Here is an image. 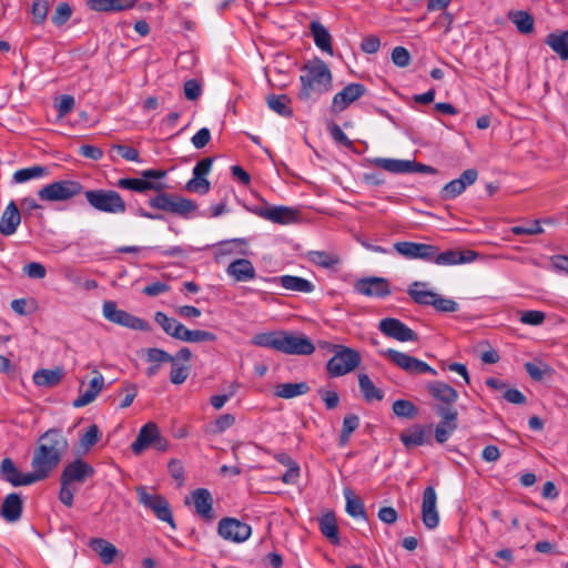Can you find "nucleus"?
Returning a JSON list of instances; mask_svg holds the SVG:
<instances>
[{
  "label": "nucleus",
  "mask_w": 568,
  "mask_h": 568,
  "mask_svg": "<svg viewBox=\"0 0 568 568\" xmlns=\"http://www.w3.org/2000/svg\"><path fill=\"white\" fill-rule=\"evenodd\" d=\"M211 140V132L207 128L199 130L191 139L195 149H203Z\"/></svg>",
  "instance_id": "63"
},
{
  "label": "nucleus",
  "mask_w": 568,
  "mask_h": 568,
  "mask_svg": "<svg viewBox=\"0 0 568 568\" xmlns=\"http://www.w3.org/2000/svg\"><path fill=\"white\" fill-rule=\"evenodd\" d=\"M328 131L334 141L341 143L346 148H352L353 142L347 138L338 124L332 122L328 124Z\"/></svg>",
  "instance_id": "61"
},
{
  "label": "nucleus",
  "mask_w": 568,
  "mask_h": 568,
  "mask_svg": "<svg viewBox=\"0 0 568 568\" xmlns=\"http://www.w3.org/2000/svg\"><path fill=\"white\" fill-rule=\"evenodd\" d=\"M366 93V88L362 83H349L342 91L336 93L333 98L331 112L338 114L344 111L349 104L358 100Z\"/></svg>",
  "instance_id": "15"
},
{
  "label": "nucleus",
  "mask_w": 568,
  "mask_h": 568,
  "mask_svg": "<svg viewBox=\"0 0 568 568\" xmlns=\"http://www.w3.org/2000/svg\"><path fill=\"white\" fill-rule=\"evenodd\" d=\"M378 328L384 335L399 342L418 341L417 333L397 318H383L379 322Z\"/></svg>",
  "instance_id": "13"
},
{
  "label": "nucleus",
  "mask_w": 568,
  "mask_h": 568,
  "mask_svg": "<svg viewBox=\"0 0 568 568\" xmlns=\"http://www.w3.org/2000/svg\"><path fill=\"white\" fill-rule=\"evenodd\" d=\"M63 376L61 368L39 369L33 374V382L38 386L53 387L58 385Z\"/></svg>",
  "instance_id": "41"
},
{
  "label": "nucleus",
  "mask_w": 568,
  "mask_h": 568,
  "mask_svg": "<svg viewBox=\"0 0 568 568\" xmlns=\"http://www.w3.org/2000/svg\"><path fill=\"white\" fill-rule=\"evenodd\" d=\"M49 174V169L43 165H33L24 169H20L14 172L12 181L14 183H24L33 179H41Z\"/></svg>",
  "instance_id": "45"
},
{
  "label": "nucleus",
  "mask_w": 568,
  "mask_h": 568,
  "mask_svg": "<svg viewBox=\"0 0 568 568\" xmlns=\"http://www.w3.org/2000/svg\"><path fill=\"white\" fill-rule=\"evenodd\" d=\"M226 272L237 282H246L253 280L256 275L252 262L246 258H237L233 261L227 266Z\"/></svg>",
  "instance_id": "30"
},
{
  "label": "nucleus",
  "mask_w": 568,
  "mask_h": 568,
  "mask_svg": "<svg viewBox=\"0 0 568 568\" xmlns=\"http://www.w3.org/2000/svg\"><path fill=\"white\" fill-rule=\"evenodd\" d=\"M155 322L163 328V331L168 335L172 336L173 338L176 337V335L179 334L178 331L182 326V323H180L178 320L169 317L162 312H158L155 314Z\"/></svg>",
  "instance_id": "51"
},
{
  "label": "nucleus",
  "mask_w": 568,
  "mask_h": 568,
  "mask_svg": "<svg viewBox=\"0 0 568 568\" xmlns=\"http://www.w3.org/2000/svg\"><path fill=\"white\" fill-rule=\"evenodd\" d=\"M357 293L366 296L385 297L390 294L389 283L384 277H365L355 284Z\"/></svg>",
  "instance_id": "19"
},
{
  "label": "nucleus",
  "mask_w": 568,
  "mask_h": 568,
  "mask_svg": "<svg viewBox=\"0 0 568 568\" xmlns=\"http://www.w3.org/2000/svg\"><path fill=\"white\" fill-rule=\"evenodd\" d=\"M267 106L277 114L291 118L293 116V109L290 106L291 98L286 94H270L266 98Z\"/></svg>",
  "instance_id": "43"
},
{
  "label": "nucleus",
  "mask_w": 568,
  "mask_h": 568,
  "mask_svg": "<svg viewBox=\"0 0 568 568\" xmlns=\"http://www.w3.org/2000/svg\"><path fill=\"white\" fill-rule=\"evenodd\" d=\"M191 499L199 517L205 521L214 519L213 497L206 488H196L191 493Z\"/></svg>",
  "instance_id": "21"
},
{
  "label": "nucleus",
  "mask_w": 568,
  "mask_h": 568,
  "mask_svg": "<svg viewBox=\"0 0 568 568\" xmlns=\"http://www.w3.org/2000/svg\"><path fill=\"white\" fill-rule=\"evenodd\" d=\"M399 439L407 449L430 444V439L426 435L425 427L418 424L402 432Z\"/></svg>",
  "instance_id": "29"
},
{
  "label": "nucleus",
  "mask_w": 568,
  "mask_h": 568,
  "mask_svg": "<svg viewBox=\"0 0 568 568\" xmlns=\"http://www.w3.org/2000/svg\"><path fill=\"white\" fill-rule=\"evenodd\" d=\"M252 528L233 517H224L217 524V534L225 540L243 542L251 536Z\"/></svg>",
  "instance_id": "11"
},
{
  "label": "nucleus",
  "mask_w": 568,
  "mask_h": 568,
  "mask_svg": "<svg viewBox=\"0 0 568 568\" xmlns=\"http://www.w3.org/2000/svg\"><path fill=\"white\" fill-rule=\"evenodd\" d=\"M166 170H144V191L161 192L168 187L163 182L166 176Z\"/></svg>",
  "instance_id": "42"
},
{
  "label": "nucleus",
  "mask_w": 568,
  "mask_h": 568,
  "mask_svg": "<svg viewBox=\"0 0 568 568\" xmlns=\"http://www.w3.org/2000/svg\"><path fill=\"white\" fill-rule=\"evenodd\" d=\"M144 508L151 510L160 521L166 523L172 529H176L171 505L164 496L144 491Z\"/></svg>",
  "instance_id": "12"
},
{
  "label": "nucleus",
  "mask_w": 568,
  "mask_h": 568,
  "mask_svg": "<svg viewBox=\"0 0 568 568\" xmlns=\"http://www.w3.org/2000/svg\"><path fill=\"white\" fill-rule=\"evenodd\" d=\"M545 43L548 44L561 60H568V30L560 33H549Z\"/></svg>",
  "instance_id": "40"
},
{
  "label": "nucleus",
  "mask_w": 568,
  "mask_h": 568,
  "mask_svg": "<svg viewBox=\"0 0 568 568\" xmlns=\"http://www.w3.org/2000/svg\"><path fill=\"white\" fill-rule=\"evenodd\" d=\"M394 248L398 254L407 258H420L428 262H432L436 252L435 245L407 241L396 242Z\"/></svg>",
  "instance_id": "17"
},
{
  "label": "nucleus",
  "mask_w": 568,
  "mask_h": 568,
  "mask_svg": "<svg viewBox=\"0 0 568 568\" xmlns=\"http://www.w3.org/2000/svg\"><path fill=\"white\" fill-rule=\"evenodd\" d=\"M308 392L310 386L306 382L278 384L274 389L275 396L286 399L304 395Z\"/></svg>",
  "instance_id": "39"
},
{
  "label": "nucleus",
  "mask_w": 568,
  "mask_h": 568,
  "mask_svg": "<svg viewBox=\"0 0 568 568\" xmlns=\"http://www.w3.org/2000/svg\"><path fill=\"white\" fill-rule=\"evenodd\" d=\"M426 286L427 283L425 282H413L407 290V294L416 304L432 306L436 293L425 290Z\"/></svg>",
  "instance_id": "33"
},
{
  "label": "nucleus",
  "mask_w": 568,
  "mask_h": 568,
  "mask_svg": "<svg viewBox=\"0 0 568 568\" xmlns=\"http://www.w3.org/2000/svg\"><path fill=\"white\" fill-rule=\"evenodd\" d=\"M22 499L17 493H11L3 499L0 515L8 523H16L22 515Z\"/></svg>",
  "instance_id": "27"
},
{
  "label": "nucleus",
  "mask_w": 568,
  "mask_h": 568,
  "mask_svg": "<svg viewBox=\"0 0 568 568\" xmlns=\"http://www.w3.org/2000/svg\"><path fill=\"white\" fill-rule=\"evenodd\" d=\"M136 0H89L88 7L94 11H122L132 8Z\"/></svg>",
  "instance_id": "34"
},
{
  "label": "nucleus",
  "mask_w": 568,
  "mask_h": 568,
  "mask_svg": "<svg viewBox=\"0 0 568 568\" xmlns=\"http://www.w3.org/2000/svg\"><path fill=\"white\" fill-rule=\"evenodd\" d=\"M435 412L440 417L435 427V440L444 444L458 427V412L454 406H436Z\"/></svg>",
  "instance_id": "9"
},
{
  "label": "nucleus",
  "mask_w": 568,
  "mask_h": 568,
  "mask_svg": "<svg viewBox=\"0 0 568 568\" xmlns=\"http://www.w3.org/2000/svg\"><path fill=\"white\" fill-rule=\"evenodd\" d=\"M83 186L80 182L74 180L54 181L42 186L38 191V196L41 201L45 202H63L75 197L81 194Z\"/></svg>",
  "instance_id": "5"
},
{
  "label": "nucleus",
  "mask_w": 568,
  "mask_h": 568,
  "mask_svg": "<svg viewBox=\"0 0 568 568\" xmlns=\"http://www.w3.org/2000/svg\"><path fill=\"white\" fill-rule=\"evenodd\" d=\"M211 184L206 178L193 176L185 184V190L192 193L206 194L210 191Z\"/></svg>",
  "instance_id": "56"
},
{
  "label": "nucleus",
  "mask_w": 568,
  "mask_h": 568,
  "mask_svg": "<svg viewBox=\"0 0 568 568\" xmlns=\"http://www.w3.org/2000/svg\"><path fill=\"white\" fill-rule=\"evenodd\" d=\"M427 390L435 400L440 403L439 406H453L458 398L457 390L444 382H429Z\"/></svg>",
  "instance_id": "23"
},
{
  "label": "nucleus",
  "mask_w": 568,
  "mask_h": 568,
  "mask_svg": "<svg viewBox=\"0 0 568 568\" xmlns=\"http://www.w3.org/2000/svg\"><path fill=\"white\" fill-rule=\"evenodd\" d=\"M477 257L478 253L476 251L447 250L443 253H439V250L436 246V252L434 253L432 262L438 265H457L474 262Z\"/></svg>",
  "instance_id": "20"
},
{
  "label": "nucleus",
  "mask_w": 568,
  "mask_h": 568,
  "mask_svg": "<svg viewBox=\"0 0 568 568\" xmlns=\"http://www.w3.org/2000/svg\"><path fill=\"white\" fill-rule=\"evenodd\" d=\"M307 258L311 263L323 268H334L339 263L337 255L325 251H311L307 253Z\"/></svg>",
  "instance_id": "47"
},
{
  "label": "nucleus",
  "mask_w": 568,
  "mask_h": 568,
  "mask_svg": "<svg viewBox=\"0 0 568 568\" xmlns=\"http://www.w3.org/2000/svg\"><path fill=\"white\" fill-rule=\"evenodd\" d=\"M258 215L277 224H288L297 220V211L287 206H268L258 210Z\"/></svg>",
  "instance_id": "24"
},
{
  "label": "nucleus",
  "mask_w": 568,
  "mask_h": 568,
  "mask_svg": "<svg viewBox=\"0 0 568 568\" xmlns=\"http://www.w3.org/2000/svg\"><path fill=\"white\" fill-rule=\"evenodd\" d=\"M432 306L437 312H442V313H454V312L458 311V304L455 301H453L450 298L443 297L437 293H436V297L433 301Z\"/></svg>",
  "instance_id": "58"
},
{
  "label": "nucleus",
  "mask_w": 568,
  "mask_h": 568,
  "mask_svg": "<svg viewBox=\"0 0 568 568\" xmlns=\"http://www.w3.org/2000/svg\"><path fill=\"white\" fill-rule=\"evenodd\" d=\"M101 437V432L95 424H92L88 427L85 433L80 438V445L85 450L94 446Z\"/></svg>",
  "instance_id": "55"
},
{
  "label": "nucleus",
  "mask_w": 568,
  "mask_h": 568,
  "mask_svg": "<svg viewBox=\"0 0 568 568\" xmlns=\"http://www.w3.org/2000/svg\"><path fill=\"white\" fill-rule=\"evenodd\" d=\"M478 178L476 169H468L462 173L458 179H455L447 184L440 191V197L443 200L454 199L460 195L467 186L474 184Z\"/></svg>",
  "instance_id": "18"
},
{
  "label": "nucleus",
  "mask_w": 568,
  "mask_h": 568,
  "mask_svg": "<svg viewBox=\"0 0 568 568\" xmlns=\"http://www.w3.org/2000/svg\"><path fill=\"white\" fill-rule=\"evenodd\" d=\"M94 468L85 460L77 458L67 464L60 476L59 499L67 506L73 505L74 494L89 478L94 476Z\"/></svg>",
  "instance_id": "3"
},
{
  "label": "nucleus",
  "mask_w": 568,
  "mask_h": 568,
  "mask_svg": "<svg viewBox=\"0 0 568 568\" xmlns=\"http://www.w3.org/2000/svg\"><path fill=\"white\" fill-rule=\"evenodd\" d=\"M170 382L174 385H180L186 381L190 375V366L181 363H170Z\"/></svg>",
  "instance_id": "53"
},
{
  "label": "nucleus",
  "mask_w": 568,
  "mask_h": 568,
  "mask_svg": "<svg viewBox=\"0 0 568 568\" xmlns=\"http://www.w3.org/2000/svg\"><path fill=\"white\" fill-rule=\"evenodd\" d=\"M175 339L187 342V343H205V342H215L217 339L216 335L209 331L202 329H189L183 324L181 328L178 331Z\"/></svg>",
  "instance_id": "36"
},
{
  "label": "nucleus",
  "mask_w": 568,
  "mask_h": 568,
  "mask_svg": "<svg viewBox=\"0 0 568 568\" xmlns=\"http://www.w3.org/2000/svg\"><path fill=\"white\" fill-rule=\"evenodd\" d=\"M358 386L363 398L368 403L384 398V392L374 385L367 374L358 375Z\"/></svg>",
  "instance_id": "38"
},
{
  "label": "nucleus",
  "mask_w": 568,
  "mask_h": 568,
  "mask_svg": "<svg viewBox=\"0 0 568 568\" xmlns=\"http://www.w3.org/2000/svg\"><path fill=\"white\" fill-rule=\"evenodd\" d=\"M115 154L128 160V161H139V151L132 146L122 145V144H113L110 149V158L111 160L115 159Z\"/></svg>",
  "instance_id": "52"
},
{
  "label": "nucleus",
  "mask_w": 568,
  "mask_h": 568,
  "mask_svg": "<svg viewBox=\"0 0 568 568\" xmlns=\"http://www.w3.org/2000/svg\"><path fill=\"white\" fill-rule=\"evenodd\" d=\"M49 10L48 0H34L31 8L33 21L41 24L45 21Z\"/></svg>",
  "instance_id": "57"
},
{
  "label": "nucleus",
  "mask_w": 568,
  "mask_h": 568,
  "mask_svg": "<svg viewBox=\"0 0 568 568\" xmlns=\"http://www.w3.org/2000/svg\"><path fill=\"white\" fill-rule=\"evenodd\" d=\"M437 495L435 488L427 486L423 491L422 520L426 528L435 529L439 524V514L436 509Z\"/></svg>",
  "instance_id": "16"
},
{
  "label": "nucleus",
  "mask_w": 568,
  "mask_h": 568,
  "mask_svg": "<svg viewBox=\"0 0 568 568\" xmlns=\"http://www.w3.org/2000/svg\"><path fill=\"white\" fill-rule=\"evenodd\" d=\"M310 30L316 47L328 54H333L332 36L327 29L318 21H312Z\"/></svg>",
  "instance_id": "32"
},
{
  "label": "nucleus",
  "mask_w": 568,
  "mask_h": 568,
  "mask_svg": "<svg viewBox=\"0 0 568 568\" xmlns=\"http://www.w3.org/2000/svg\"><path fill=\"white\" fill-rule=\"evenodd\" d=\"M509 20L516 26L517 30L523 34H529L534 31V17L524 10L510 11Z\"/></svg>",
  "instance_id": "44"
},
{
  "label": "nucleus",
  "mask_w": 568,
  "mask_h": 568,
  "mask_svg": "<svg viewBox=\"0 0 568 568\" xmlns=\"http://www.w3.org/2000/svg\"><path fill=\"white\" fill-rule=\"evenodd\" d=\"M320 530L331 544L335 546L339 545L338 526L334 513L329 511L320 518Z\"/></svg>",
  "instance_id": "37"
},
{
  "label": "nucleus",
  "mask_w": 568,
  "mask_h": 568,
  "mask_svg": "<svg viewBox=\"0 0 568 568\" xmlns=\"http://www.w3.org/2000/svg\"><path fill=\"white\" fill-rule=\"evenodd\" d=\"M20 223V211L14 201H10L0 217V233L4 236H10L16 233Z\"/></svg>",
  "instance_id": "25"
},
{
  "label": "nucleus",
  "mask_w": 568,
  "mask_h": 568,
  "mask_svg": "<svg viewBox=\"0 0 568 568\" xmlns=\"http://www.w3.org/2000/svg\"><path fill=\"white\" fill-rule=\"evenodd\" d=\"M381 354L387 357L392 363H394L408 374L428 373L432 375H437V372L433 367H430L426 362H423L405 353L388 348L386 351L381 352Z\"/></svg>",
  "instance_id": "8"
},
{
  "label": "nucleus",
  "mask_w": 568,
  "mask_h": 568,
  "mask_svg": "<svg viewBox=\"0 0 568 568\" xmlns=\"http://www.w3.org/2000/svg\"><path fill=\"white\" fill-rule=\"evenodd\" d=\"M371 163L390 173H406L409 168L407 160L376 158Z\"/></svg>",
  "instance_id": "49"
},
{
  "label": "nucleus",
  "mask_w": 568,
  "mask_h": 568,
  "mask_svg": "<svg viewBox=\"0 0 568 568\" xmlns=\"http://www.w3.org/2000/svg\"><path fill=\"white\" fill-rule=\"evenodd\" d=\"M393 413L400 418L414 419L418 415V407L408 399H397L392 405Z\"/></svg>",
  "instance_id": "50"
},
{
  "label": "nucleus",
  "mask_w": 568,
  "mask_h": 568,
  "mask_svg": "<svg viewBox=\"0 0 568 568\" xmlns=\"http://www.w3.org/2000/svg\"><path fill=\"white\" fill-rule=\"evenodd\" d=\"M23 273L30 278L42 280L47 275V270L39 262H30L23 266Z\"/></svg>",
  "instance_id": "60"
},
{
  "label": "nucleus",
  "mask_w": 568,
  "mask_h": 568,
  "mask_svg": "<svg viewBox=\"0 0 568 568\" xmlns=\"http://www.w3.org/2000/svg\"><path fill=\"white\" fill-rule=\"evenodd\" d=\"M90 547L104 565L112 564L118 555L116 547L103 538L91 539Z\"/></svg>",
  "instance_id": "35"
},
{
  "label": "nucleus",
  "mask_w": 568,
  "mask_h": 568,
  "mask_svg": "<svg viewBox=\"0 0 568 568\" xmlns=\"http://www.w3.org/2000/svg\"><path fill=\"white\" fill-rule=\"evenodd\" d=\"M202 89L200 83L192 79L184 83V95L187 100H196L201 95Z\"/></svg>",
  "instance_id": "64"
},
{
  "label": "nucleus",
  "mask_w": 568,
  "mask_h": 568,
  "mask_svg": "<svg viewBox=\"0 0 568 568\" xmlns=\"http://www.w3.org/2000/svg\"><path fill=\"white\" fill-rule=\"evenodd\" d=\"M71 14L72 8L70 4L67 2H60L51 17V21L54 26L61 27L67 23V21L71 18Z\"/></svg>",
  "instance_id": "54"
},
{
  "label": "nucleus",
  "mask_w": 568,
  "mask_h": 568,
  "mask_svg": "<svg viewBox=\"0 0 568 568\" xmlns=\"http://www.w3.org/2000/svg\"><path fill=\"white\" fill-rule=\"evenodd\" d=\"M392 61L399 68H405L410 63V54L404 47H395L392 52Z\"/></svg>",
  "instance_id": "59"
},
{
  "label": "nucleus",
  "mask_w": 568,
  "mask_h": 568,
  "mask_svg": "<svg viewBox=\"0 0 568 568\" xmlns=\"http://www.w3.org/2000/svg\"><path fill=\"white\" fill-rule=\"evenodd\" d=\"M88 203L98 211L118 214L125 211L120 194L112 190H89L84 192Z\"/></svg>",
  "instance_id": "7"
},
{
  "label": "nucleus",
  "mask_w": 568,
  "mask_h": 568,
  "mask_svg": "<svg viewBox=\"0 0 568 568\" xmlns=\"http://www.w3.org/2000/svg\"><path fill=\"white\" fill-rule=\"evenodd\" d=\"M314 351L315 345L304 334L282 331L278 352L287 355H311Z\"/></svg>",
  "instance_id": "10"
},
{
  "label": "nucleus",
  "mask_w": 568,
  "mask_h": 568,
  "mask_svg": "<svg viewBox=\"0 0 568 568\" xmlns=\"http://www.w3.org/2000/svg\"><path fill=\"white\" fill-rule=\"evenodd\" d=\"M271 281L280 283L287 291L300 293H312L315 288L312 282L293 275H282L278 277H273Z\"/></svg>",
  "instance_id": "31"
},
{
  "label": "nucleus",
  "mask_w": 568,
  "mask_h": 568,
  "mask_svg": "<svg viewBox=\"0 0 568 568\" xmlns=\"http://www.w3.org/2000/svg\"><path fill=\"white\" fill-rule=\"evenodd\" d=\"M102 313L111 323L133 329H142V320L123 310H119L116 303L113 301H105L103 303Z\"/></svg>",
  "instance_id": "14"
},
{
  "label": "nucleus",
  "mask_w": 568,
  "mask_h": 568,
  "mask_svg": "<svg viewBox=\"0 0 568 568\" xmlns=\"http://www.w3.org/2000/svg\"><path fill=\"white\" fill-rule=\"evenodd\" d=\"M68 449V440L59 429H49L40 438L31 462L32 471L22 474L11 458L1 463V477L12 486H28L49 476Z\"/></svg>",
  "instance_id": "1"
},
{
  "label": "nucleus",
  "mask_w": 568,
  "mask_h": 568,
  "mask_svg": "<svg viewBox=\"0 0 568 568\" xmlns=\"http://www.w3.org/2000/svg\"><path fill=\"white\" fill-rule=\"evenodd\" d=\"M151 209L160 210L183 219H190L197 210V204L186 197L174 193L159 192L149 200Z\"/></svg>",
  "instance_id": "4"
},
{
  "label": "nucleus",
  "mask_w": 568,
  "mask_h": 568,
  "mask_svg": "<svg viewBox=\"0 0 568 568\" xmlns=\"http://www.w3.org/2000/svg\"><path fill=\"white\" fill-rule=\"evenodd\" d=\"M300 77L301 90L297 98L302 101L312 99L314 94H322L332 88V72L328 65L320 58L304 64Z\"/></svg>",
  "instance_id": "2"
},
{
  "label": "nucleus",
  "mask_w": 568,
  "mask_h": 568,
  "mask_svg": "<svg viewBox=\"0 0 568 568\" xmlns=\"http://www.w3.org/2000/svg\"><path fill=\"white\" fill-rule=\"evenodd\" d=\"M545 313L541 311H526L520 316V322L527 325H540L545 321Z\"/></svg>",
  "instance_id": "62"
},
{
  "label": "nucleus",
  "mask_w": 568,
  "mask_h": 568,
  "mask_svg": "<svg viewBox=\"0 0 568 568\" xmlns=\"http://www.w3.org/2000/svg\"><path fill=\"white\" fill-rule=\"evenodd\" d=\"M282 331L278 332H270V333H258L253 336L251 343L253 345L272 348L275 351H280Z\"/></svg>",
  "instance_id": "48"
},
{
  "label": "nucleus",
  "mask_w": 568,
  "mask_h": 568,
  "mask_svg": "<svg viewBox=\"0 0 568 568\" xmlns=\"http://www.w3.org/2000/svg\"><path fill=\"white\" fill-rule=\"evenodd\" d=\"M346 511L352 517L366 518V511L362 499L351 488L344 489Z\"/></svg>",
  "instance_id": "46"
},
{
  "label": "nucleus",
  "mask_w": 568,
  "mask_h": 568,
  "mask_svg": "<svg viewBox=\"0 0 568 568\" xmlns=\"http://www.w3.org/2000/svg\"><path fill=\"white\" fill-rule=\"evenodd\" d=\"M172 359V355L161 348H148L145 351V361L148 363L146 375L149 377L155 376L163 365L170 364Z\"/></svg>",
  "instance_id": "26"
},
{
  "label": "nucleus",
  "mask_w": 568,
  "mask_h": 568,
  "mask_svg": "<svg viewBox=\"0 0 568 568\" xmlns=\"http://www.w3.org/2000/svg\"><path fill=\"white\" fill-rule=\"evenodd\" d=\"M362 357L358 351L347 347L337 346V352L326 364L327 374L331 377L344 376L353 372L359 364Z\"/></svg>",
  "instance_id": "6"
},
{
  "label": "nucleus",
  "mask_w": 568,
  "mask_h": 568,
  "mask_svg": "<svg viewBox=\"0 0 568 568\" xmlns=\"http://www.w3.org/2000/svg\"><path fill=\"white\" fill-rule=\"evenodd\" d=\"M170 444L153 422L144 424V450L154 449L158 453H165L169 450Z\"/></svg>",
  "instance_id": "22"
},
{
  "label": "nucleus",
  "mask_w": 568,
  "mask_h": 568,
  "mask_svg": "<svg viewBox=\"0 0 568 568\" xmlns=\"http://www.w3.org/2000/svg\"><path fill=\"white\" fill-rule=\"evenodd\" d=\"M104 384L102 374L95 373V376L90 381L89 386L82 390L80 389L79 396L73 400L74 407H83L92 403L101 392Z\"/></svg>",
  "instance_id": "28"
}]
</instances>
